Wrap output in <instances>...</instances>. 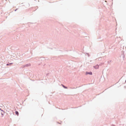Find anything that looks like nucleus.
Returning <instances> with one entry per match:
<instances>
[{
  "label": "nucleus",
  "mask_w": 126,
  "mask_h": 126,
  "mask_svg": "<svg viewBox=\"0 0 126 126\" xmlns=\"http://www.w3.org/2000/svg\"><path fill=\"white\" fill-rule=\"evenodd\" d=\"M121 57H122L123 59H124L125 57L124 55V51H122L121 52V55L120 56Z\"/></svg>",
  "instance_id": "f257e3e1"
},
{
  "label": "nucleus",
  "mask_w": 126,
  "mask_h": 126,
  "mask_svg": "<svg viewBox=\"0 0 126 126\" xmlns=\"http://www.w3.org/2000/svg\"><path fill=\"white\" fill-rule=\"evenodd\" d=\"M31 64L30 63H28L26 64L23 65V67H27L28 66H31Z\"/></svg>",
  "instance_id": "f03ea898"
},
{
  "label": "nucleus",
  "mask_w": 126,
  "mask_h": 126,
  "mask_svg": "<svg viewBox=\"0 0 126 126\" xmlns=\"http://www.w3.org/2000/svg\"><path fill=\"white\" fill-rule=\"evenodd\" d=\"M99 65L98 64H97L95 66H93V67L96 69H98L99 68Z\"/></svg>",
  "instance_id": "7ed1b4c3"
},
{
  "label": "nucleus",
  "mask_w": 126,
  "mask_h": 126,
  "mask_svg": "<svg viewBox=\"0 0 126 126\" xmlns=\"http://www.w3.org/2000/svg\"><path fill=\"white\" fill-rule=\"evenodd\" d=\"M86 75H87L88 74H89L91 75H92V72H86Z\"/></svg>",
  "instance_id": "20e7f679"
},
{
  "label": "nucleus",
  "mask_w": 126,
  "mask_h": 126,
  "mask_svg": "<svg viewBox=\"0 0 126 126\" xmlns=\"http://www.w3.org/2000/svg\"><path fill=\"white\" fill-rule=\"evenodd\" d=\"M4 112H0V113H1V117H3V115L4 114Z\"/></svg>",
  "instance_id": "39448f33"
},
{
  "label": "nucleus",
  "mask_w": 126,
  "mask_h": 126,
  "mask_svg": "<svg viewBox=\"0 0 126 126\" xmlns=\"http://www.w3.org/2000/svg\"><path fill=\"white\" fill-rule=\"evenodd\" d=\"M13 64V63H7L6 64V66H9L10 65Z\"/></svg>",
  "instance_id": "423d86ee"
},
{
  "label": "nucleus",
  "mask_w": 126,
  "mask_h": 126,
  "mask_svg": "<svg viewBox=\"0 0 126 126\" xmlns=\"http://www.w3.org/2000/svg\"><path fill=\"white\" fill-rule=\"evenodd\" d=\"M103 57H100L98 58V60L99 61H100L101 60V59L102 58H103Z\"/></svg>",
  "instance_id": "0eeeda50"
},
{
  "label": "nucleus",
  "mask_w": 126,
  "mask_h": 126,
  "mask_svg": "<svg viewBox=\"0 0 126 126\" xmlns=\"http://www.w3.org/2000/svg\"><path fill=\"white\" fill-rule=\"evenodd\" d=\"M61 85H62V86L65 89H67V87L66 86H65L63 84H62Z\"/></svg>",
  "instance_id": "6e6552de"
},
{
  "label": "nucleus",
  "mask_w": 126,
  "mask_h": 126,
  "mask_svg": "<svg viewBox=\"0 0 126 126\" xmlns=\"http://www.w3.org/2000/svg\"><path fill=\"white\" fill-rule=\"evenodd\" d=\"M15 113L16 115H17L18 116V115L19 113L18 112V111H16Z\"/></svg>",
  "instance_id": "1a4fd4ad"
},
{
  "label": "nucleus",
  "mask_w": 126,
  "mask_h": 126,
  "mask_svg": "<svg viewBox=\"0 0 126 126\" xmlns=\"http://www.w3.org/2000/svg\"><path fill=\"white\" fill-rule=\"evenodd\" d=\"M104 64V63H100L99 65H100V66H101L102 65Z\"/></svg>",
  "instance_id": "9d476101"
},
{
  "label": "nucleus",
  "mask_w": 126,
  "mask_h": 126,
  "mask_svg": "<svg viewBox=\"0 0 126 126\" xmlns=\"http://www.w3.org/2000/svg\"><path fill=\"white\" fill-rule=\"evenodd\" d=\"M77 88V87L76 88H74V87H73V88H70L72 89H75V88Z\"/></svg>",
  "instance_id": "9b49d317"
},
{
  "label": "nucleus",
  "mask_w": 126,
  "mask_h": 126,
  "mask_svg": "<svg viewBox=\"0 0 126 126\" xmlns=\"http://www.w3.org/2000/svg\"><path fill=\"white\" fill-rule=\"evenodd\" d=\"M111 126H115L114 125L112 124L111 125Z\"/></svg>",
  "instance_id": "f8f14e48"
},
{
  "label": "nucleus",
  "mask_w": 126,
  "mask_h": 126,
  "mask_svg": "<svg viewBox=\"0 0 126 126\" xmlns=\"http://www.w3.org/2000/svg\"><path fill=\"white\" fill-rule=\"evenodd\" d=\"M1 110V111H0V112H4V111L2 110Z\"/></svg>",
  "instance_id": "ddd939ff"
},
{
  "label": "nucleus",
  "mask_w": 126,
  "mask_h": 126,
  "mask_svg": "<svg viewBox=\"0 0 126 126\" xmlns=\"http://www.w3.org/2000/svg\"><path fill=\"white\" fill-rule=\"evenodd\" d=\"M49 74V73H47V74H46V76H48V75Z\"/></svg>",
  "instance_id": "4468645a"
},
{
  "label": "nucleus",
  "mask_w": 126,
  "mask_h": 126,
  "mask_svg": "<svg viewBox=\"0 0 126 126\" xmlns=\"http://www.w3.org/2000/svg\"><path fill=\"white\" fill-rule=\"evenodd\" d=\"M17 9L18 8H16V9L15 10V11H16Z\"/></svg>",
  "instance_id": "2eb2a0df"
},
{
  "label": "nucleus",
  "mask_w": 126,
  "mask_h": 126,
  "mask_svg": "<svg viewBox=\"0 0 126 126\" xmlns=\"http://www.w3.org/2000/svg\"><path fill=\"white\" fill-rule=\"evenodd\" d=\"M87 54L88 55L89 57V55L88 53H87Z\"/></svg>",
  "instance_id": "dca6fc26"
},
{
  "label": "nucleus",
  "mask_w": 126,
  "mask_h": 126,
  "mask_svg": "<svg viewBox=\"0 0 126 126\" xmlns=\"http://www.w3.org/2000/svg\"><path fill=\"white\" fill-rule=\"evenodd\" d=\"M38 58V57H37V58H36V59H40V58Z\"/></svg>",
  "instance_id": "f3484780"
},
{
  "label": "nucleus",
  "mask_w": 126,
  "mask_h": 126,
  "mask_svg": "<svg viewBox=\"0 0 126 126\" xmlns=\"http://www.w3.org/2000/svg\"><path fill=\"white\" fill-rule=\"evenodd\" d=\"M2 110L1 108H0V110Z\"/></svg>",
  "instance_id": "a211bd4d"
},
{
  "label": "nucleus",
  "mask_w": 126,
  "mask_h": 126,
  "mask_svg": "<svg viewBox=\"0 0 126 126\" xmlns=\"http://www.w3.org/2000/svg\"><path fill=\"white\" fill-rule=\"evenodd\" d=\"M58 123H59V124H60V123H59V122H58Z\"/></svg>",
  "instance_id": "6ab92c4d"
}]
</instances>
